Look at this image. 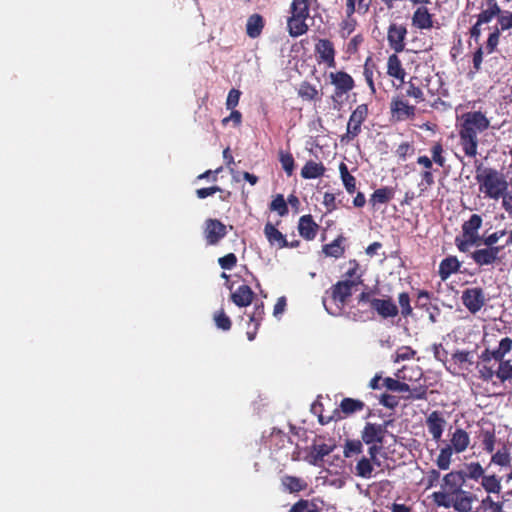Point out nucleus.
I'll return each mask as SVG.
<instances>
[{
  "label": "nucleus",
  "mask_w": 512,
  "mask_h": 512,
  "mask_svg": "<svg viewBox=\"0 0 512 512\" xmlns=\"http://www.w3.org/2000/svg\"><path fill=\"white\" fill-rule=\"evenodd\" d=\"M426 426L428 432L432 435L433 440L438 442L445 430L446 420L440 411H432L426 417Z\"/></svg>",
  "instance_id": "obj_15"
},
{
  "label": "nucleus",
  "mask_w": 512,
  "mask_h": 512,
  "mask_svg": "<svg viewBox=\"0 0 512 512\" xmlns=\"http://www.w3.org/2000/svg\"><path fill=\"white\" fill-rule=\"evenodd\" d=\"M386 433V424L366 422L361 431V440L365 444H384Z\"/></svg>",
  "instance_id": "obj_11"
},
{
  "label": "nucleus",
  "mask_w": 512,
  "mask_h": 512,
  "mask_svg": "<svg viewBox=\"0 0 512 512\" xmlns=\"http://www.w3.org/2000/svg\"><path fill=\"white\" fill-rule=\"evenodd\" d=\"M325 166L321 162L307 161L301 169V176L304 179H315L324 175Z\"/></svg>",
  "instance_id": "obj_29"
},
{
  "label": "nucleus",
  "mask_w": 512,
  "mask_h": 512,
  "mask_svg": "<svg viewBox=\"0 0 512 512\" xmlns=\"http://www.w3.org/2000/svg\"><path fill=\"white\" fill-rule=\"evenodd\" d=\"M315 53L318 63H325L330 68L336 66V51L334 44L329 39H318L315 44Z\"/></svg>",
  "instance_id": "obj_12"
},
{
  "label": "nucleus",
  "mask_w": 512,
  "mask_h": 512,
  "mask_svg": "<svg viewBox=\"0 0 512 512\" xmlns=\"http://www.w3.org/2000/svg\"><path fill=\"white\" fill-rule=\"evenodd\" d=\"M487 300L482 287H470L462 291V304L473 315L477 314L486 305Z\"/></svg>",
  "instance_id": "obj_5"
},
{
  "label": "nucleus",
  "mask_w": 512,
  "mask_h": 512,
  "mask_svg": "<svg viewBox=\"0 0 512 512\" xmlns=\"http://www.w3.org/2000/svg\"><path fill=\"white\" fill-rule=\"evenodd\" d=\"M432 497H433L434 502L438 506H443L445 508H449L450 506H452L453 494L450 493L449 491L443 490V491L434 492Z\"/></svg>",
  "instance_id": "obj_57"
},
{
  "label": "nucleus",
  "mask_w": 512,
  "mask_h": 512,
  "mask_svg": "<svg viewBox=\"0 0 512 512\" xmlns=\"http://www.w3.org/2000/svg\"><path fill=\"white\" fill-rule=\"evenodd\" d=\"M434 14L430 12L427 6L416 7L411 17V25L418 30H431L435 27Z\"/></svg>",
  "instance_id": "obj_13"
},
{
  "label": "nucleus",
  "mask_w": 512,
  "mask_h": 512,
  "mask_svg": "<svg viewBox=\"0 0 512 512\" xmlns=\"http://www.w3.org/2000/svg\"><path fill=\"white\" fill-rule=\"evenodd\" d=\"M431 298L432 294L430 292L426 290H419L417 292L416 307L419 309H424L425 311H429L431 308H433V310L439 314L438 307L432 306Z\"/></svg>",
  "instance_id": "obj_41"
},
{
  "label": "nucleus",
  "mask_w": 512,
  "mask_h": 512,
  "mask_svg": "<svg viewBox=\"0 0 512 512\" xmlns=\"http://www.w3.org/2000/svg\"><path fill=\"white\" fill-rule=\"evenodd\" d=\"M387 74L390 77L400 80L401 83H404L406 71L402 66L400 58L395 52L388 57Z\"/></svg>",
  "instance_id": "obj_26"
},
{
  "label": "nucleus",
  "mask_w": 512,
  "mask_h": 512,
  "mask_svg": "<svg viewBox=\"0 0 512 512\" xmlns=\"http://www.w3.org/2000/svg\"><path fill=\"white\" fill-rule=\"evenodd\" d=\"M369 115V108L367 104H359L350 114L346 133L340 136L341 144H348L357 138L362 132V124L366 121Z\"/></svg>",
  "instance_id": "obj_3"
},
{
  "label": "nucleus",
  "mask_w": 512,
  "mask_h": 512,
  "mask_svg": "<svg viewBox=\"0 0 512 512\" xmlns=\"http://www.w3.org/2000/svg\"><path fill=\"white\" fill-rule=\"evenodd\" d=\"M490 127V120L481 111L463 113L457 125L459 144L465 156L475 158L478 154V134Z\"/></svg>",
  "instance_id": "obj_1"
},
{
  "label": "nucleus",
  "mask_w": 512,
  "mask_h": 512,
  "mask_svg": "<svg viewBox=\"0 0 512 512\" xmlns=\"http://www.w3.org/2000/svg\"><path fill=\"white\" fill-rule=\"evenodd\" d=\"M430 153V158L437 166L444 167L446 165L445 150L441 141L433 142Z\"/></svg>",
  "instance_id": "obj_39"
},
{
  "label": "nucleus",
  "mask_w": 512,
  "mask_h": 512,
  "mask_svg": "<svg viewBox=\"0 0 512 512\" xmlns=\"http://www.w3.org/2000/svg\"><path fill=\"white\" fill-rule=\"evenodd\" d=\"M480 241L470 237H456L455 245L460 252L467 253L471 246L479 245Z\"/></svg>",
  "instance_id": "obj_60"
},
{
  "label": "nucleus",
  "mask_w": 512,
  "mask_h": 512,
  "mask_svg": "<svg viewBox=\"0 0 512 512\" xmlns=\"http://www.w3.org/2000/svg\"><path fill=\"white\" fill-rule=\"evenodd\" d=\"M414 147L409 142H402L400 145H398L395 153L401 160H406L407 157L412 156L414 154Z\"/></svg>",
  "instance_id": "obj_61"
},
{
  "label": "nucleus",
  "mask_w": 512,
  "mask_h": 512,
  "mask_svg": "<svg viewBox=\"0 0 512 512\" xmlns=\"http://www.w3.org/2000/svg\"><path fill=\"white\" fill-rule=\"evenodd\" d=\"M363 452V441L359 439H347L343 447L345 458L360 455Z\"/></svg>",
  "instance_id": "obj_38"
},
{
  "label": "nucleus",
  "mask_w": 512,
  "mask_h": 512,
  "mask_svg": "<svg viewBox=\"0 0 512 512\" xmlns=\"http://www.w3.org/2000/svg\"><path fill=\"white\" fill-rule=\"evenodd\" d=\"M254 296L251 287L243 284L231 293L230 299L238 307H247L252 303Z\"/></svg>",
  "instance_id": "obj_20"
},
{
  "label": "nucleus",
  "mask_w": 512,
  "mask_h": 512,
  "mask_svg": "<svg viewBox=\"0 0 512 512\" xmlns=\"http://www.w3.org/2000/svg\"><path fill=\"white\" fill-rule=\"evenodd\" d=\"M311 412L318 416V422L321 425H327L332 421H337L341 419L338 409H334L331 415H324L323 404L318 400H316L312 404Z\"/></svg>",
  "instance_id": "obj_28"
},
{
  "label": "nucleus",
  "mask_w": 512,
  "mask_h": 512,
  "mask_svg": "<svg viewBox=\"0 0 512 512\" xmlns=\"http://www.w3.org/2000/svg\"><path fill=\"white\" fill-rule=\"evenodd\" d=\"M461 262L456 256H448L444 258L438 269V275L442 281H446L452 274L460 271Z\"/></svg>",
  "instance_id": "obj_22"
},
{
  "label": "nucleus",
  "mask_w": 512,
  "mask_h": 512,
  "mask_svg": "<svg viewBox=\"0 0 512 512\" xmlns=\"http://www.w3.org/2000/svg\"><path fill=\"white\" fill-rule=\"evenodd\" d=\"M453 448L450 446L443 447L436 459V464L439 469L447 470L451 464V456L453 454Z\"/></svg>",
  "instance_id": "obj_45"
},
{
  "label": "nucleus",
  "mask_w": 512,
  "mask_h": 512,
  "mask_svg": "<svg viewBox=\"0 0 512 512\" xmlns=\"http://www.w3.org/2000/svg\"><path fill=\"white\" fill-rule=\"evenodd\" d=\"M493 27L498 29L501 33L512 29V11H504V13L497 19L496 25Z\"/></svg>",
  "instance_id": "obj_58"
},
{
  "label": "nucleus",
  "mask_w": 512,
  "mask_h": 512,
  "mask_svg": "<svg viewBox=\"0 0 512 512\" xmlns=\"http://www.w3.org/2000/svg\"><path fill=\"white\" fill-rule=\"evenodd\" d=\"M264 235L271 246H276L279 249L288 247L286 236L271 222L265 224Z\"/></svg>",
  "instance_id": "obj_19"
},
{
  "label": "nucleus",
  "mask_w": 512,
  "mask_h": 512,
  "mask_svg": "<svg viewBox=\"0 0 512 512\" xmlns=\"http://www.w3.org/2000/svg\"><path fill=\"white\" fill-rule=\"evenodd\" d=\"M371 309L383 319L394 318L399 314V308L390 296L372 300Z\"/></svg>",
  "instance_id": "obj_14"
},
{
  "label": "nucleus",
  "mask_w": 512,
  "mask_h": 512,
  "mask_svg": "<svg viewBox=\"0 0 512 512\" xmlns=\"http://www.w3.org/2000/svg\"><path fill=\"white\" fill-rule=\"evenodd\" d=\"M339 172L346 191L353 194L356 191V178L350 174L345 163H340Z\"/></svg>",
  "instance_id": "obj_36"
},
{
  "label": "nucleus",
  "mask_w": 512,
  "mask_h": 512,
  "mask_svg": "<svg viewBox=\"0 0 512 512\" xmlns=\"http://www.w3.org/2000/svg\"><path fill=\"white\" fill-rule=\"evenodd\" d=\"M270 210L276 211L279 216H285L288 214L289 209L287 202L282 194H277L270 203Z\"/></svg>",
  "instance_id": "obj_53"
},
{
  "label": "nucleus",
  "mask_w": 512,
  "mask_h": 512,
  "mask_svg": "<svg viewBox=\"0 0 512 512\" xmlns=\"http://www.w3.org/2000/svg\"><path fill=\"white\" fill-rule=\"evenodd\" d=\"M479 438L481 440L483 450H485L489 454H492L495 450L496 443V435L494 428L482 429L479 433Z\"/></svg>",
  "instance_id": "obj_34"
},
{
  "label": "nucleus",
  "mask_w": 512,
  "mask_h": 512,
  "mask_svg": "<svg viewBox=\"0 0 512 512\" xmlns=\"http://www.w3.org/2000/svg\"><path fill=\"white\" fill-rule=\"evenodd\" d=\"M450 447L456 453L464 452L470 444L469 434L462 428H456L450 439Z\"/></svg>",
  "instance_id": "obj_24"
},
{
  "label": "nucleus",
  "mask_w": 512,
  "mask_h": 512,
  "mask_svg": "<svg viewBox=\"0 0 512 512\" xmlns=\"http://www.w3.org/2000/svg\"><path fill=\"white\" fill-rule=\"evenodd\" d=\"M404 97L413 98L417 104L425 101V96L422 89L413 83V78L410 79L407 83Z\"/></svg>",
  "instance_id": "obj_49"
},
{
  "label": "nucleus",
  "mask_w": 512,
  "mask_h": 512,
  "mask_svg": "<svg viewBox=\"0 0 512 512\" xmlns=\"http://www.w3.org/2000/svg\"><path fill=\"white\" fill-rule=\"evenodd\" d=\"M318 230L319 225L314 221L312 215L307 214L300 217L298 223V231L300 236L305 240H314Z\"/></svg>",
  "instance_id": "obj_17"
},
{
  "label": "nucleus",
  "mask_w": 512,
  "mask_h": 512,
  "mask_svg": "<svg viewBox=\"0 0 512 512\" xmlns=\"http://www.w3.org/2000/svg\"><path fill=\"white\" fill-rule=\"evenodd\" d=\"M375 64L372 62L371 57H368L364 63L363 67V75L367 85L369 86L371 92L374 94L376 92L373 75H374Z\"/></svg>",
  "instance_id": "obj_50"
},
{
  "label": "nucleus",
  "mask_w": 512,
  "mask_h": 512,
  "mask_svg": "<svg viewBox=\"0 0 512 512\" xmlns=\"http://www.w3.org/2000/svg\"><path fill=\"white\" fill-rule=\"evenodd\" d=\"M506 234V229L496 230L493 233L481 238L480 242H482L484 246L498 247L496 243Z\"/></svg>",
  "instance_id": "obj_59"
},
{
  "label": "nucleus",
  "mask_w": 512,
  "mask_h": 512,
  "mask_svg": "<svg viewBox=\"0 0 512 512\" xmlns=\"http://www.w3.org/2000/svg\"><path fill=\"white\" fill-rule=\"evenodd\" d=\"M491 32L488 35V38L485 42V51L487 54H492L497 50L499 45L501 32L494 27L490 28Z\"/></svg>",
  "instance_id": "obj_47"
},
{
  "label": "nucleus",
  "mask_w": 512,
  "mask_h": 512,
  "mask_svg": "<svg viewBox=\"0 0 512 512\" xmlns=\"http://www.w3.org/2000/svg\"><path fill=\"white\" fill-rule=\"evenodd\" d=\"M373 460L363 456L356 464L355 474L361 478H371L373 468Z\"/></svg>",
  "instance_id": "obj_37"
},
{
  "label": "nucleus",
  "mask_w": 512,
  "mask_h": 512,
  "mask_svg": "<svg viewBox=\"0 0 512 512\" xmlns=\"http://www.w3.org/2000/svg\"><path fill=\"white\" fill-rule=\"evenodd\" d=\"M381 385H384V388H386L388 391L391 392H404L410 390V385L401 382L397 379H394L392 377H385L384 381L381 383Z\"/></svg>",
  "instance_id": "obj_46"
},
{
  "label": "nucleus",
  "mask_w": 512,
  "mask_h": 512,
  "mask_svg": "<svg viewBox=\"0 0 512 512\" xmlns=\"http://www.w3.org/2000/svg\"><path fill=\"white\" fill-rule=\"evenodd\" d=\"M204 237L207 245H217L227 234L226 226L218 219L209 218L204 223Z\"/></svg>",
  "instance_id": "obj_10"
},
{
  "label": "nucleus",
  "mask_w": 512,
  "mask_h": 512,
  "mask_svg": "<svg viewBox=\"0 0 512 512\" xmlns=\"http://www.w3.org/2000/svg\"><path fill=\"white\" fill-rule=\"evenodd\" d=\"M407 28L403 24L391 23L387 29V41L389 47L395 53H401L405 50V39Z\"/></svg>",
  "instance_id": "obj_9"
},
{
  "label": "nucleus",
  "mask_w": 512,
  "mask_h": 512,
  "mask_svg": "<svg viewBox=\"0 0 512 512\" xmlns=\"http://www.w3.org/2000/svg\"><path fill=\"white\" fill-rule=\"evenodd\" d=\"M491 462L499 466H509L511 462L509 449L503 446L496 453L492 454Z\"/></svg>",
  "instance_id": "obj_51"
},
{
  "label": "nucleus",
  "mask_w": 512,
  "mask_h": 512,
  "mask_svg": "<svg viewBox=\"0 0 512 512\" xmlns=\"http://www.w3.org/2000/svg\"><path fill=\"white\" fill-rule=\"evenodd\" d=\"M421 181L418 183L419 196L425 194V192L434 185L435 179L432 170H422L420 173Z\"/></svg>",
  "instance_id": "obj_44"
},
{
  "label": "nucleus",
  "mask_w": 512,
  "mask_h": 512,
  "mask_svg": "<svg viewBox=\"0 0 512 512\" xmlns=\"http://www.w3.org/2000/svg\"><path fill=\"white\" fill-rule=\"evenodd\" d=\"M395 195L394 188L392 187H381L376 189L370 196L369 203L375 207L378 204H387L389 203Z\"/></svg>",
  "instance_id": "obj_27"
},
{
  "label": "nucleus",
  "mask_w": 512,
  "mask_h": 512,
  "mask_svg": "<svg viewBox=\"0 0 512 512\" xmlns=\"http://www.w3.org/2000/svg\"><path fill=\"white\" fill-rule=\"evenodd\" d=\"M428 388L425 385L410 387L408 394L403 396L404 400H426Z\"/></svg>",
  "instance_id": "obj_52"
},
{
  "label": "nucleus",
  "mask_w": 512,
  "mask_h": 512,
  "mask_svg": "<svg viewBox=\"0 0 512 512\" xmlns=\"http://www.w3.org/2000/svg\"><path fill=\"white\" fill-rule=\"evenodd\" d=\"M287 28L290 36L299 37L308 31L309 26L305 19L290 16L287 20Z\"/></svg>",
  "instance_id": "obj_32"
},
{
  "label": "nucleus",
  "mask_w": 512,
  "mask_h": 512,
  "mask_svg": "<svg viewBox=\"0 0 512 512\" xmlns=\"http://www.w3.org/2000/svg\"><path fill=\"white\" fill-rule=\"evenodd\" d=\"M474 166L475 180L484 198L497 201L505 196L509 184L504 173L496 168L484 166L479 160H475Z\"/></svg>",
  "instance_id": "obj_2"
},
{
  "label": "nucleus",
  "mask_w": 512,
  "mask_h": 512,
  "mask_svg": "<svg viewBox=\"0 0 512 512\" xmlns=\"http://www.w3.org/2000/svg\"><path fill=\"white\" fill-rule=\"evenodd\" d=\"M310 0H293L290 7L292 17L307 20L310 16Z\"/></svg>",
  "instance_id": "obj_33"
},
{
  "label": "nucleus",
  "mask_w": 512,
  "mask_h": 512,
  "mask_svg": "<svg viewBox=\"0 0 512 512\" xmlns=\"http://www.w3.org/2000/svg\"><path fill=\"white\" fill-rule=\"evenodd\" d=\"M279 161L282 165L283 170L288 176H291L294 172L295 161L291 153H284L283 151L279 154Z\"/></svg>",
  "instance_id": "obj_56"
},
{
  "label": "nucleus",
  "mask_w": 512,
  "mask_h": 512,
  "mask_svg": "<svg viewBox=\"0 0 512 512\" xmlns=\"http://www.w3.org/2000/svg\"><path fill=\"white\" fill-rule=\"evenodd\" d=\"M391 118L396 122L413 119L416 115V106L409 104L404 95H396L390 102Z\"/></svg>",
  "instance_id": "obj_6"
},
{
  "label": "nucleus",
  "mask_w": 512,
  "mask_h": 512,
  "mask_svg": "<svg viewBox=\"0 0 512 512\" xmlns=\"http://www.w3.org/2000/svg\"><path fill=\"white\" fill-rule=\"evenodd\" d=\"M464 481L465 477L463 472L452 471L444 476L442 488L443 490L449 491L450 493L454 494L462 490L461 487Z\"/></svg>",
  "instance_id": "obj_23"
},
{
  "label": "nucleus",
  "mask_w": 512,
  "mask_h": 512,
  "mask_svg": "<svg viewBox=\"0 0 512 512\" xmlns=\"http://www.w3.org/2000/svg\"><path fill=\"white\" fill-rule=\"evenodd\" d=\"M220 267L224 270H231L237 264V257L234 253H228L218 259Z\"/></svg>",
  "instance_id": "obj_64"
},
{
  "label": "nucleus",
  "mask_w": 512,
  "mask_h": 512,
  "mask_svg": "<svg viewBox=\"0 0 512 512\" xmlns=\"http://www.w3.org/2000/svg\"><path fill=\"white\" fill-rule=\"evenodd\" d=\"M473 499L470 492L461 490L453 494L452 506L458 512H469L472 508Z\"/></svg>",
  "instance_id": "obj_25"
},
{
  "label": "nucleus",
  "mask_w": 512,
  "mask_h": 512,
  "mask_svg": "<svg viewBox=\"0 0 512 512\" xmlns=\"http://www.w3.org/2000/svg\"><path fill=\"white\" fill-rule=\"evenodd\" d=\"M483 219L479 214H472L470 218L462 224V236L475 238L480 241L479 229L482 227Z\"/></svg>",
  "instance_id": "obj_21"
},
{
  "label": "nucleus",
  "mask_w": 512,
  "mask_h": 512,
  "mask_svg": "<svg viewBox=\"0 0 512 512\" xmlns=\"http://www.w3.org/2000/svg\"><path fill=\"white\" fill-rule=\"evenodd\" d=\"M512 350V339L509 337H505L500 340L499 346L494 349H485L480 358L483 362H489L491 359L496 361H501L504 356Z\"/></svg>",
  "instance_id": "obj_16"
},
{
  "label": "nucleus",
  "mask_w": 512,
  "mask_h": 512,
  "mask_svg": "<svg viewBox=\"0 0 512 512\" xmlns=\"http://www.w3.org/2000/svg\"><path fill=\"white\" fill-rule=\"evenodd\" d=\"M366 408L364 401L351 397H345L339 404V415L341 419L347 418L355 413L361 412Z\"/></svg>",
  "instance_id": "obj_18"
},
{
  "label": "nucleus",
  "mask_w": 512,
  "mask_h": 512,
  "mask_svg": "<svg viewBox=\"0 0 512 512\" xmlns=\"http://www.w3.org/2000/svg\"><path fill=\"white\" fill-rule=\"evenodd\" d=\"M332 451L333 446H330L325 443L313 446V451L311 453V463L317 464L319 461H322L325 456L329 455Z\"/></svg>",
  "instance_id": "obj_48"
},
{
  "label": "nucleus",
  "mask_w": 512,
  "mask_h": 512,
  "mask_svg": "<svg viewBox=\"0 0 512 512\" xmlns=\"http://www.w3.org/2000/svg\"><path fill=\"white\" fill-rule=\"evenodd\" d=\"M503 249V245L500 247L485 246L471 252L470 257L479 267L493 266L502 261V257L499 254Z\"/></svg>",
  "instance_id": "obj_7"
},
{
  "label": "nucleus",
  "mask_w": 512,
  "mask_h": 512,
  "mask_svg": "<svg viewBox=\"0 0 512 512\" xmlns=\"http://www.w3.org/2000/svg\"><path fill=\"white\" fill-rule=\"evenodd\" d=\"M466 475L470 479L478 480L479 478H483L484 469L478 462L470 463L467 465Z\"/></svg>",
  "instance_id": "obj_62"
},
{
  "label": "nucleus",
  "mask_w": 512,
  "mask_h": 512,
  "mask_svg": "<svg viewBox=\"0 0 512 512\" xmlns=\"http://www.w3.org/2000/svg\"><path fill=\"white\" fill-rule=\"evenodd\" d=\"M344 247L342 246V237H338L331 243L323 246V252L326 256L340 258L344 254Z\"/></svg>",
  "instance_id": "obj_40"
},
{
  "label": "nucleus",
  "mask_w": 512,
  "mask_h": 512,
  "mask_svg": "<svg viewBox=\"0 0 512 512\" xmlns=\"http://www.w3.org/2000/svg\"><path fill=\"white\" fill-rule=\"evenodd\" d=\"M379 403L388 408V409H395L399 404V399L391 394L383 393L378 397Z\"/></svg>",
  "instance_id": "obj_63"
},
{
  "label": "nucleus",
  "mask_w": 512,
  "mask_h": 512,
  "mask_svg": "<svg viewBox=\"0 0 512 512\" xmlns=\"http://www.w3.org/2000/svg\"><path fill=\"white\" fill-rule=\"evenodd\" d=\"M399 312L402 317L408 318L413 315V308L411 306L410 295L407 292H401L398 295Z\"/></svg>",
  "instance_id": "obj_42"
},
{
  "label": "nucleus",
  "mask_w": 512,
  "mask_h": 512,
  "mask_svg": "<svg viewBox=\"0 0 512 512\" xmlns=\"http://www.w3.org/2000/svg\"><path fill=\"white\" fill-rule=\"evenodd\" d=\"M362 283L360 276L355 279H344L336 282L330 288L332 300L342 309L353 294V288Z\"/></svg>",
  "instance_id": "obj_4"
},
{
  "label": "nucleus",
  "mask_w": 512,
  "mask_h": 512,
  "mask_svg": "<svg viewBox=\"0 0 512 512\" xmlns=\"http://www.w3.org/2000/svg\"><path fill=\"white\" fill-rule=\"evenodd\" d=\"M482 487L488 493H500L501 484L496 475H484L481 481Z\"/></svg>",
  "instance_id": "obj_43"
},
{
  "label": "nucleus",
  "mask_w": 512,
  "mask_h": 512,
  "mask_svg": "<svg viewBox=\"0 0 512 512\" xmlns=\"http://www.w3.org/2000/svg\"><path fill=\"white\" fill-rule=\"evenodd\" d=\"M298 96L305 101L319 100V91L308 81H303L298 88Z\"/></svg>",
  "instance_id": "obj_35"
},
{
  "label": "nucleus",
  "mask_w": 512,
  "mask_h": 512,
  "mask_svg": "<svg viewBox=\"0 0 512 512\" xmlns=\"http://www.w3.org/2000/svg\"><path fill=\"white\" fill-rule=\"evenodd\" d=\"M498 369L496 371L497 378L500 379V381L503 383L506 380L512 379V364L510 361H504L503 359L501 361H498Z\"/></svg>",
  "instance_id": "obj_54"
},
{
  "label": "nucleus",
  "mask_w": 512,
  "mask_h": 512,
  "mask_svg": "<svg viewBox=\"0 0 512 512\" xmlns=\"http://www.w3.org/2000/svg\"><path fill=\"white\" fill-rule=\"evenodd\" d=\"M329 78L331 84L335 87L332 95L335 102L355 87L354 79L345 71L331 72Z\"/></svg>",
  "instance_id": "obj_8"
},
{
  "label": "nucleus",
  "mask_w": 512,
  "mask_h": 512,
  "mask_svg": "<svg viewBox=\"0 0 512 512\" xmlns=\"http://www.w3.org/2000/svg\"><path fill=\"white\" fill-rule=\"evenodd\" d=\"M281 483L284 487V490L288 491L289 493H298L308 487V484L304 479L290 475L283 476Z\"/></svg>",
  "instance_id": "obj_30"
},
{
  "label": "nucleus",
  "mask_w": 512,
  "mask_h": 512,
  "mask_svg": "<svg viewBox=\"0 0 512 512\" xmlns=\"http://www.w3.org/2000/svg\"><path fill=\"white\" fill-rule=\"evenodd\" d=\"M264 27L263 17L260 14L251 15L246 23V33L251 38H257Z\"/></svg>",
  "instance_id": "obj_31"
},
{
  "label": "nucleus",
  "mask_w": 512,
  "mask_h": 512,
  "mask_svg": "<svg viewBox=\"0 0 512 512\" xmlns=\"http://www.w3.org/2000/svg\"><path fill=\"white\" fill-rule=\"evenodd\" d=\"M214 321L217 328L223 331H228L231 329L232 321L229 316H227L223 308L214 314Z\"/></svg>",
  "instance_id": "obj_55"
}]
</instances>
